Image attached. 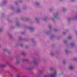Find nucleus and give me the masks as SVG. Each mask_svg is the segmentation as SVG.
<instances>
[{"label":"nucleus","mask_w":77,"mask_h":77,"mask_svg":"<svg viewBox=\"0 0 77 77\" xmlns=\"http://www.w3.org/2000/svg\"><path fill=\"white\" fill-rule=\"evenodd\" d=\"M56 75V72H55L53 74L51 75V77H54Z\"/></svg>","instance_id":"obj_1"},{"label":"nucleus","mask_w":77,"mask_h":77,"mask_svg":"<svg viewBox=\"0 0 77 77\" xmlns=\"http://www.w3.org/2000/svg\"><path fill=\"white\" fill-rule=\"evenodd\" d=\"M69 39H71V37L69 36Z\"/></svg>","instance_id":"obj_5"},{"label":"nucleus","mask_w":77,"mask_h":77,"mask_svg":"<svg viewBox=\"0 0 77 77\" xmlns=\"http://www.w3.org/2000/svg\"><path fill=\"white\" fill-rule=\"evenodd\" d=\"M74 59L75 60V59H76V58H74Z\"/></svg>","instance_id":"obj_9"},{"label":"nucleus","mask_w":77,"mask_h":77,"mask_svg":"<svg viewBox=\"0 0 77 77\" xmlns=\"http://www.w3.org/2000/svg\"><path fill=\"white\" fill-rule=\"evenodd\" d=\"M6 3V2H4V3Z\"/></svg>","instance_id":"obj_11"},{"label":"nucleus","mask_w":77,"mask_h":77,"mask_svg":"<svg viewBox=\"0 0 77 77\" xmlns=\"http://www.w3.org/2000/svg\"><path fill=\"white\" fill-rule=\"evenodd\" d=\"M70 69H73V68H72V66H70Z\"/></svg>","instance_id":"obj_2"},{"label":"nucleus","mask_w":77,"mask_h":77,"mask_svg":"<svg viewBox=\"0 0 77 77\" xmlns=\"http://www.w3.org/2000/svg\"><path fill=\"white\" fill-rule=\"evenodd\" d=\"M45 77H47V76H45Z\"/></svg>","instance_id":"obj_10"},{"label":"nucleus","mask_w":77,"mask_h":77,"mask_svg":"<svg viewBox=\"0 0 77 77\" xmlns=\"http://www.w3.org/2000/svg\"><path fill=\"white\" fill-rule=\"evenodd\" d=\"M72 2H73L74 0H71Z\"/></svg>","instance_id":"obj_8"},{"label":"nucleus","mask_w":77,"mask_h":77,"mask_svg":"<svg viewBox=\"0 0 77 77\" xmlns=\"http://www.w3.org/2000/svg\"><path fill=\"white\" fill-rule=\"evenodd\" d=\"M17 77H19V76L18 75H17Z\"/></svg>","instance_id":"obj_7"},{"label":"nucleus","mask_w":77,"mask_h":77,"mask_svg":"<svg viewBox=\"0 0 77 77\" xmlns=\"http://www.w3.org/2000/svg\"><path fill=\"white\" fill-rule=\"evenodd\" d=\"M37 5H38V4H37Z\"/></svg>","instance_id":"obj_12"},{"label":"nucleus","mask_w":77,"mask_h":77,"mask_svg":"<svg viewBox=\"0 0 77 77\" xmlns=\"http://www.w3.org/2000/svg\"><path fill=\"white\" fill-rule=\"evenodd\" d=\"M22 54H23V55H24H24H25V54L24 53H22Z\"/></svg>","instance_id":"obj_4"},{"label":"nucleus","mask_w":77,"mask_h":77,"mask_svg":"<svg viewBox=\"0 0 77 77\" xmlns=\"http://www.w3.org/2000/svg\"><path fill=\"white\" fill-rule=\"evenodd\" d=\"M50 70L51 71H52V70H53V68L51 67L50 68Z\"/></svg>","instance_id":"obj_3"},{"label":"nucleus","mask_w":77,"mask_h":77,"mask_svg":"<svg viewBox=\"0 0 77 77\" xmlns=\"http://www.w3.org/2000/svg\"><path fill=\"white\" fill-rule=\"evenodd\" d=\"M55 18L56 19H58V18L56 17V15H55Z\"/></svg>","instance_id":"obj_6"}]
</instances>
